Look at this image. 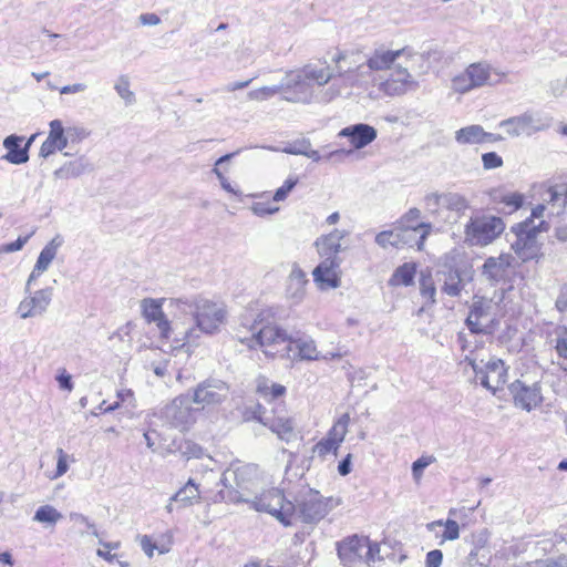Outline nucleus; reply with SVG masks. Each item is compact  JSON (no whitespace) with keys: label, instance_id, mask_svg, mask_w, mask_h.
Here are the masks:
<instances>
[{"label":"nucleus","instance_id":"1","mask_svg":"<svg viewBox=\"0 0 567 567\" xmlns=\"http://www.w3.org/2000/svg\"><path fill=\"white\" fill-rule=\"evenodd\" d=\"M270 310L255 313L248 310L239 317L235 331L236 339L249 349H262L267 357L285 353L282 349L288 344L290 336L277 324H272Z\"/></svg>","mask_w":567,"mask_h":567},{"label":"nucleus","instance_id":"2","mask_svg":"<svg viewBox=\"0 0 567 567\" xmlns=\"http://www.w3.org/2000/svg\"><path fill=\"white\" fill-rule=\"evenodd\" d=\"M169 308L182 313H192L194 324L181 328L178 336L187 343L196 342L200 333L214 334L224 324L227 311L223 305L208 299L196 297L193 299H169Z\"/></svg>","mask_w":567,"mask_h":567},{"label":"nucleus","instance_id":"3","mask_svg":"<svg viewBox=\"0 0 567 567\" xmlns=\"http://www.w3.org/2000/svg\"><path fill=\"white\" fill-rule=\"evenodd\" d=\"M358 54L339 52L332 61L337 64V79L322 95V101L330 102L339 96L343 87L367 89L374 84L377 78L367 61L359 62Z\"/></svg>","mask_w":567,"mask_h":567},{"label":"nucleus","instance_id":"4","mask_svg":"<svg viewBox=\"0 0 567 567\" xmlns=\"http://www.w3.org/2000/svg\"><path fill=\"white\" fill-rule=\"evenodd\" d=\"M504 229L505 224L501 217L488 214L471 216L464 227V243L485 247L499 237Z\"/></svg>","mask_w":567,"mask_h":567},{"label":"nucleus","instance_id":"5","mask_svg":"<svg viewBox=\"0 0 567 567\" xmlns=\"http://www.w3.org/2000/svg\"><path fill=\"white\" fill-rule=\"evenodd\" d=\"M547 229L548 224L545 220L535 225L532 219H525L512 228L516 238L512 241L511 247L523 262L538 257L540 245L537 235Z\"/></svg>","mask_w":567,"mask_h":567},{"label":"nucleus","instance_id":"6","mask_svg":"<svg viewBox=\"0 0 567 567\" xmlns=\"http://www.w3.org/2000/svg\"><path fill=\"white\" fill-rule=\"evenodd\" d=\"M251 419L261 423L275 433L278 439L287 443L296 440L295 420L289 415L284 406H272L270 411L260 404H257L252 412Z\"/></svg>","mask_w":567,"mask_h":567},{"label":"nucleus","instance_id":"7","mask_svg":"<svg viewBox=\"0 0 567 567\" xmlns=\"http://www.w3.org/2000/svg\"><path fill=\"white\" fill-rule=\"evenodd\" d=\"M248 503L257 512H265L276 517L285 526L293 524L296 515V506L292 502L287 501L284 493L278 488L264 491Z\"/></svg>","mask_w":567,"mask_h":567},{"label":"nucleus","instance_id":"8","mask_svg":"<svg viewBox=\"0 0 567 567\" xmlns=\"http://www.w3.org/2000/svg\"><path fill=\"white\" fill-rule=\"evenodd\" d=\"M255 472L250 465H243L236 468H228L223 473L220 483L225 488L218 492L219 501L229 503H248L244 497L245 492L249 489L250 475Z\"/></svg>","mask_w":567,"mask_h":567},{"label":"nucleus","instance_id":"9","mask_svg":"<svg viewBox=\"0 0 567 567\" xmlns=\"http://www.w3.org/2000/svg\"><path fill=\"white\" fill-rule=\"evenodd\" d=\"M296 520L307 524L320 522L333 507L331 498H323L318 491L309 489L296 499Z\"/></svg>","mask_w":567,"mask_h":567},{"label":"nucleus","instance_id":"10","mask_svg":"<svg viewBox=\"0 0 567 567\" xmlns=\"http://www.w3.org/2000/svg\"><path fill=\"white\" fill-rule=\"evenodd\" d=\"M421 62L408 59L403 62H398L389 78L380 83V90L389 96H399L417 90L419 82L413 78L411 71L415 72L416 64Z\"/></svg>","mask_w":567,"mask_h":567},{"label":"nucleus","instance_id":"11","mask_svg":"<svg viewBox=\"0 0 567 567\" xmlns=\"http://www.w3.org/2000/svg\"><path fill=\"white\" fill-rule=\"evenodd\" d=\"M465 323L474 334L492 336L498 326L492 301L485 298L474 299Z\"/></svg>","mask_w":567,"mask_h":567},{"label":"nucleus","instance_id":"12","mask_svg":"<svg viewBox=\"0 0 567 567\" xmlns=\"http://www.w3.org/2000/svg\"><path fill=\"white\" fill-rule=\"evenodd\" d=\"M553 118L538 112H525L518 116L508 117L499 123V127L504 128L512 137L519 135L530 136L532 134L545 131L550 127Z\"/></svg>","mask_w":567,"mask_h":567},{"label":"nucleus","instance_id":"13","mask_svg":"<svg viewBox=\"0 0 567 567\" xmlns=\"http://www.w3.org/2000/svg\"><path fill=\"white\" fill-rule=\"evenodd\" d=\"M437 282L443 293L458 297L465 285L473 279L471 266L452 265L445 262L436 272Z\"/></svg>","mask_w":567,"mask_h":567},{"label":"nucleus","instance_id":"14","mask_svg":"<svg viewBox=\"0 0 567 567\" xmlns=\"http://www.w3.org/2000/svg\"><path fill=\"white\" fill-rule=\"evenodd\" d=\"M405 59L410 61L424 60L422 54L413 52L409 48L390 50L384 45H380L367 55L365 61L370 65V69L375 73L384 70L392 71L398 62H403Z\"/></svg>","mask_w":567,"mask_h":567},{"label":"nucleus","instance_id":"15","mask_svg":"<svg viewBox=\"0 0 567 567\" xmlns=\"http://www.w3.org/2000/svg\"><path fill=\"white\" fill-rule=\"evenodd\" d=\"M53 299V288L47 287L35 291L29 290L19 302L16 313L21 320L44 316Z\"/></svg>","mask_w":567,"mask_h":567},{"label":"nucleus","instance_id":"16","mask_svg":"<svg viewBox=\"0 0 567 567\" xmlns=\"http://www.w3.org/2000/svg\"><path fill=\"white\" fill-rule=\"evenodd\" d=\"M491 66L483 62L470 64L463 72L452 79V90L465 94L488 84Z\"/></svg>","mask_w":567,"mask_h":567},{"label":"nucleus","instance_id":"17","mask_svg":"<svg viewBox=\"0 0 567 567\" xmlns=\"http://www.w3.org/2000/svg\"><path fill=\"white\" fill-rule=\"evenodd\" d=\"M284 99L292 103H310L313 96V89L302 71L293 70L286 73L281 80Z\"/></svg>","mask_w":567,"mask_h":567},{"label":"nucleus","instance_id":"18","mask_svg":"<svg viewBox=\"0 0 567 567\" xmlns=\"http://www.w3.org/2000/svg\"><path fill=\"white\" fill-rule=\"evenodd\" d=\"M165 298L154 299L145 298L141 301L142 315L147 322L156 323L161 337L169 339L174 332L178 336L181 329L177 322H171L163 311Z\"/></svg>","mask_w":567,"mask_h":567},{"label":"nucleus","instance_id":"19","mask_svg":"<svg viewBox=\"0 0 567 567\" xmlns=\"http://www.w3.org/2000/svg\"><path fill=\"white\" fill-rule=\"evenodd\" d=\"M515 406L530 412L543 402L542 386L538 381L527 382L517 379L508 385Z\"/></svg>","mask_w":567,"mask_h":567},{"label":"nucleus","instance_id":"20","mask_svg":"<svg viewBox=\"0 0 567 567\" xmlns=\"http://www.w3.org/2000/svg\"><path fill=\"white\" fill-rule=\"evenodd\" d=\"M229 395V386L219 379H207L194 390L192 401L204 408L221 404Z\"/></svg>","mask_w":567,"mask_h":567},{"label":"nucleus","instance_id":"21","mask_svg":"<svg viewBox=\"0 0 567 567\" xmlns=\"http://www.w3.org/2000/svg\"><path fill=\"white\" fill-rule=\"evenodd\" d=\"M508 367L502 359L496 357L489 358L484 364V370L481 375V385L492 391L495 394L502 390L504 384L507 382Z\"/></svg>","mask_w":567,"mask_h":567},{"label":"nucleus","instance_id":"22","mask_svg":"<svg viewBox=\"0 0 567 567\" xmlns=\"http://www.w3.org/2000/svg\"><path fill=\"white\" fill-rule=\"evenodd\" d=\"M367 547V537L353 535L338 543V556L346 567H355L358 564H364V549Z\"/></svg>","mask_w":567,"mask_h":567},{"label":"nucleus","instance_id":"23","mask_svg":"<svg viewBox=\"0 0 567 567\" xmlns=\"http://www.w3.org/2000/svg\"><path fill=\"white\" fill-rule=\"evenodd\" d=\"M515 257L509 254H501L498 257H488L482 266V276L492 284L504 280L508 269L514 266Z\"/></svg>","mask_w":567,"mask_h":567},{"label":"nucleus","instance_id":"24","mask_svg":"<svg viewBox=\"0 0 567 567\" xmlns=\"http://www.w3.org/2000/svg\"><path fill=\"white\" fill-rule=\"evenodd\" d=\"M188 395H179L166 408V417L174 426L185 430L194 422V411Z\"/></svg>","mask_w":567,"mask_h":567},{"label":"nucleus","instance_id":"25","mask_svg":"<svg viewBox=\"0 0 567 567\" xmlns=\"http://www.w3.org/2000/svg\"><path fill=\"white\" fill-rule=\"evenodd\" d=\"M340 266L339 258H322V261L315 268L312 275L315 281L321 289L338 288L340 286V278L338 276V268Z\"/></svg>","mask_w":567,"mask_h":567},{"label":"nucleus","instance_id":"26","mask_svg":"<svg viewBox=\"0 0 567 567\" xmlns=\"http://www.w3.org/2000/svg\"><path fill=\"white\" fill-rule=\"evenodd\" d=\"M49 134L42 143L39 156L48 158L58 151H62L68 146V136L60 120H53L49 123Z\"/></svg>","mask_w":567,"mask_h":567},{"label":"nucleus","instance_id":"27","mask_svg":"<svg viewBox=\"0 0 567 567\" xmlns=\"http://www.w3.org/2000/svg\"><path fill=\"white\" fill-rule=\"evenodd\" d=\"M285 353L281 357L299 360H318L319 351L317 350L315 341L309 337H300L290 340L288 344L282 349Z\"/></svg>","mask_w":567,"mask_h":567},{"label":"nucleus","instance_id":"28","mask_svg":"<svg viewBox=\"0 0 567 567\" xmlns=\"http://www.w3.org/2000/svg\"><path fill=\"white\" fill-rule=\"evenodd\" d=\"M339 136L348 137L354 148H363L377 138V130L368 124H354L342 128Z\"/></svg>","mask_w":567,"mask_h":567},{"label":"nucleus","instance_id":"29","mask_svg":"<svg viewBox=\"0 0 567 567\" xmlns=\"http://www.w3.org/2000/svg\"><path fill=\"white\" fill-rule=\"evenodd\" d=\"M347 233L344 230L334 229L326 236H321L316 240V246L321 258L330 257L338 258L341 251V240Z\"/></svg>","mask_w":567,"mask_h":567},{"label":"nucleus","instance_id":"30","mask_svg":"<svg viewBox=\"0 0 567 567\" xmlns=\"http://www.w3.org/2000/svg\"><path fill=\"white\" fill-rule=\"evenodd\" d=\"M399 228V238H400V248L408 247H416L417 250H422L424 246V241L430 234L431 228H424V226H408Z\"/></svg>","mask_w":567,"mask_h":567},{"label":"nucleus","instance_id":"31","mask_svg":"<svg viewBox=\"0 0 567 567\" xmlns=\"http://www.w3.org/2000/svg\"><path fill=\"white\" fill-rule=\"evenodd\" d=\"M22 136L9 135L3 141V146L8 151L3 159L11 164L20 165L29 161L28 146L21 147Z\"/></svg>","mask_w":567,"mask_h":567},{"label":"nucleus","instance_id":"32","mask_svg":"<svg viewBox=\"0 0 567 567\" xmlns=\"http://www.w3.org/2000/svg\"><path fill=\"white\" fill-rule=\"evenodd\" d=\"M308 284V279L306 278V274L298 267L293 266L287 285V297L293 303H299L302 301L306 295V285Z\"/></svg>","mask_w":567,"mask_h":567},{"label":"nucleus","instance_id":"33","mask_svg":"<svg viewBox=\"0 0 567 567\" xmlns=\"http://www.w3.org/2000/svg\"><path fill=\"white\" fill-rule=\"evenodd\" d=\"M309 82H315L318 86L330 85L337 79V68L332 70L329 65L307 64L300 69Z\"/></svg>","mask_w":567,"mask_h":567},{"label":"nucleus","instance_id":"34","mask_svg":"<svg viewBox=\"0 0 567 567\" xmlns=\"http://www.w3.org/2000/svg\"><path fill=\"white\" fill-rule=\"evenodd\" d=\"M92 169L93 166L90 161L84 156H80L54 171V176L62 179L75 178Z\"/></svg>","mask_w":567,"mask_h":567},{"label":"nucleus","instance_id":"35","mask_svg":"<svg viewBox=\"0 0 567 567\" xmlns=\"http://www.w3.org/2000/svg\"><path fill=\"white\" fill-rule=\"evenodd\" d=\"M63 237L61 235H56L45 245L34 265L35 274H43L49 269L52 260L56 256L58 249L63 245Z\"/></svg>","mask_w":567,"mask_h":567},{"label":"nucleus","instance_id":"36","mask_svg":"<svg viewBox=\"0 0 567 567\" xmlns=\"http://www.w3.org/2000/svg\"><path fill=\"white\" fill-rule=\"evenodd\" d=\"M199 499L200 492L193 478H189L187 483L171 497V501L178 503L181 507L190 506L194 503H198Z\"/></svg>","mask_w":567,"mask_h":567},{"label":"nucleus","instance_id":"37","mask_svg":"<svg viewBox=\"0 0 567 567\" xmlns=\"http://www.w3.org/2000/svg\"><path fill=\"white\" fill-rule=\"evenodd\" d=\"M484 128L478 124L464 126L455 132V141L460 145L483 144Z\"/></svg>","mask_w":567,"mask_h":567},{"label":"nucleus","instance_id":"38","mask_svg":"<svg viewBox=\"0 0 567 567\" xmlns=\"http://www.w3.org/2000/svg\"><path fill=\"white\" fill-rule=\"evenodd\" d=\"M442 208L461 216L470 208V202L458 193L447 192L443 193Z\"/></svg>","mask_w":567,"mask_h":567},{"label":"nucleus","instance_id":"39","mask_svg":"<svg viewBox=\"0 0 567 567\" xmlns=\"http://www.w3.org/2000/svg\"><path fill=\"white\" fill-rule=\"evenodd\" d=\"M415 265L405 262L393 272L390 278V285L392 286H410L413 282L415 276Z\"/></svg>","mask_w":567,"mask_h":567},{"label":"nucleus","instance_id":"40","mask_svg":"<svg viewBox=\"0 0 567 567\" xmlns=\"http://www.w3.org/2000/svg\"><path fill=\"white\" fill-rule=\"evenodd\" d=\"M114 90L124 101L125 105H133L136 101L135 93L131 90L127 75H120L114 84Z\"/></svg>","mask_w":567,"mask_h":567},{"label":"nucleus","instance_id":"41","mask_svg":"<svg viewBox=\"0 0 567 567\" xmlns=\"http://www.w3.org/2000/svg\"><path fill=\"white\" fill-rule=\"evenodd\" d=\"M62 518V514L51 505H42L40 506L33 519L39 523H47L50 525L56 524Z\"/></svg>","mask_w":567,"mask_h":567},{"label":"nucleus","instance_id":"42","mask_svg":"<svg viewBox=\"0 0 567 567\" xmlns=\"http://www.w3.org/2000/svg\"><path fill=\"white\" fill-rule=\"evenodd\" d=\"M435 526H444V533L442 534L443 540H455L460 537V526L457 522L453 519H447L446 522L443 520H435L430 524H427V529L433 530Z\"/></svg>","mask_w":567,"mask_h":567},{"label":"nucleus","instance_id":"43","mask_svg":"<svg viewBox=\"0 0 567 567\" xmlns=\"http://www.w3.org/2000/svg\"><path fill=\"white\" fill-rule=\"evenodd\" d=\"M375 243L386 249L388 247L400 248L399 228L394 225L391 230H384L375 236Z\"/></svg>","mask_w":567,"mask_h":567},{"label":"nucleus","instance_id":"44","mask_svg":"<svg viewBox=\"0 0 567 567\" xmlns=\"http://www.w3.org/2000/svg\"><path fill=\"white\" fill-rule=\"evenodd\" d=\"M349 422L350 415L348 413L342 414L329 431L328 436L341 444L348 433Z\"/></svg>","mask_w":567,"mask_h":567},{"label":"nucleus","instance_id":"45","mask_svg":"<svg viewBox=\"0 0 567 567\" xmlns=\"http://www.w3.org/2000/svg\"><path fill=\"white\" fill-rule=\"evenodd\" d=\"M281 91H282V86H281V83H279L278 85L262 86L260 89L252 90L248 93L247 96L249 100L266 101V100L271 99L276 94L281 93Z\"/></svg>","mask_w":567,"mask_h":567},{"label":"nucleus","instance_id":"46","mask_svg":"<svg viewBox=\"0 0 567 567\" xmlns=\"http://www.w3.org/2000/svg\"><path fill=\"white\" fill-rule=\"evenodd\" d=\"M352 153V151L346 150H333L327 153L324 156H321L318 151L312 150L311 146L308 147L306 157L311 158L313 162H319L321 158L331 159V161H341L344 156H348Z\"/></svg>","mask_w":567,"mask_h":567},{"label":"nucleus","instance_id":"47","mask_svg":"<svg viewBox=\"0 0 567 567\" xmlns=\"http://www.w3.org/2000/svg\"><path fill=\"white\" fill-rule=\"evenodd\" d=\"M421 216V212L417 208H411L406 212L396 223V226L408 227V226H424V228H431L430 224L420 223L419 218Z\"/></svg>","mask_w":567,"mask_h":567},{"label":"nucleus","instance_id":"48","mask_svg":"<svg viewBox=\"0 0 567 567\" xmlns=\"http://www.w3.org/2000/svg\"><path fill=\"white\" fill-rule=\"evenodd\" d=\"M339 446L340 444L337 441L332 440L327 435V437L322 439L320 442L316 444L315 452L319 456H326L330 452H333L336 454Z\"/></svg>","mask_w":567,"mask_h":567},{"label":"nucleus","instance_id":"49","mask_svg":"<svg viewBox=\"0 0 567 567\" xmlns=\"http://www.w3.org/2000/svg\"><path fill=\"white\" fill-rule=\"evenodd\" d=\"M443 193H431L424 198L425 208L432 214L437 215L442 208Z\"/></svg>","mask_w":567,"mask_h":567},{"label":"nucleus","instance_id":"50","mask_svg":"<svg viewBox=\"0 0 567 567\" xmlns=\"http://www.w3.org/2000/svg\"><path fill=\"white\" fill-rule=\"evenodd\" d=\"M375 560H381L380 546L378 543H371L367 537V547L364 549V564L370 565Z\"/></svg>","mask_w":567,"mask_h":567},{"label":"nucleus","instance_id":"51","mask_svg":"<svg viewBox=\"0 0 567 567\" xmlns=\"http://www.w3.org/2000/svg\"><path fill=\"white\" fill-rule=\"evenodd\" d=\"M544 202L553 206L557 204L559 207H563V190L560 186L549 187L545 193Z\"/></svg>","mask_w":567,"mask_h":567},{"label":"nucleus","instance_id":"52","mask_svg":"<svg viewBox=\"0 0 567 567\" xmlns=\"http://www.w3.org/2000/svg\"><path fill=\"white\" fill-rule=\"evenodd\" d=\"M298 183V178L295 177V178H291L289 177L288 179L285 181V183L282 184V186H280L275 195H274V200L276 202H280V200H284L288 194L292 190V188L297 185Z\"/></svg>","mask_w":567,"mask_h":567},{"label":"nucleus","instance_id":"53","mask_svg":"<svg viewBox=\"0 0 567 567\" xmlns=\"http://www.w3.org/2000/svg\"><path fill=\"white\" fill-rule=\"evenodd\" d=\"M483 167L494 169L503 166L502 157L495 152H488L482 155Z\"/></svg>","mask_w":567,"mask_h":567},{"label":"nucleus","instance_id":"54","mask_svg":"<svg viewBox=\"0 0 567 567\" xmlns=\"http://www.w3.org/2000/svg\"><path fill=\"white\" fill-rule=\"evenodd\" d=\"M182 453L187 458H200L204 455V450L198 444L187 441L183 446H181Z\"/></svg>","mask_w":567,"mask_h":567},{"label":"nucleus","instance_id":"55","mask_svg":"<svg viewBox=\"0 0 567 567\" xmlns=\"http://www.w3.org/2000/svg\"><path fill=\"white\" fill-rule=\"evenodd\" d=\"M420 290H421V293L423 297L429 298L431 300V302L435 301L434 297L436 293V288H435L434 282L430 276L423 277L421 279Z\"/></svg>","mask_w":567,"mask_h":567},{"label":"nucleus","instance_id":"56","mask_svg":"<svg viewBox=\"0 0 567 567\" xmlns=\"http://www.w3.org/2000/svg\"><path fill=\"white\" fill-rule=\"evenodd\" d=\"M310 146H311L310 141L303 138L301 141H297L293 144L285 147L284 152L287 153V154L303 155L305 156V154H307L308 147H310Z\"/></svg>","mask_w":567,"mask_h":567},{"label":"nucleus","instance_id":"57","mask_svg":"<svg viewBox=\"0 0 567 567\" xmlns=\"http://www.w3.org/2000/svg\"><path fill=\"white\" fill-rule=\"evenodd\" d=\"M32 234L33 233H31L30 235H27L24 237H19L13 243L4 244L3 246H1L0 252L9 254V252H14V251L21 250L23 248V246L28 243V240L30 239Z\"/></svg>","mask_w":567,"mask_h":567},{"label":"nucleus","instance_id":"58","mask_svg":"<svg viewBox=\"0 0 567 567\" xmlns=\"http://www.w3.org/2000/svg\"><path fill=\"white\" fill-rule=\"evenodd\" d=\"M56 454H58L56 472H55L53 478L61 477L62 475H64L68 472V468H69L68 454L62 449H58Z\"/></svg>","mask_w":567,"mask_h":567},{"label":"nucleus","instance_id":"59","mask_svg":"<svg viewBox=\"0 0 567 567\" xmlns=\"http://www.w3.org/2000/svg\"><path fill=\"white\" fill-rule=\"evenodd\" d=\"M555 308L557 311L564 313L567 312V282L561 285L555 301Z\"/></svg>","mask_w":567,"mask_h":567},{"label":"nucleus","instance_id":"60","mask_svg":"<svg viewBox=\"0 0 567 567\" xmlns=\"http://www.w3.org/2000/svg\"><path fill=\"white\" fill-rule=\"evenodd\" d=\"M555 349L560 358L567 360V328L556 338Z\"/></svg>","mask_w":567,"mask_h":567},{"label":"nucleus","instance_id":"61","mask_svg":"<svg viewBox=\"0 0 567 567\" xmlns=\"http://www.w3.org/2000/svg\"><path fill=\"white\" fill-rule=\"evenodd\" d=\"M432 463L431 457H420L412 464V474L415 480H419L424 471Z\"/></svg>","mask_w":567,"mask_h":567},{"label":"nucleus","instance_id":"62","mask_svg":"<svg viewBox=\"0 0 567 567\" xmlns=\"http://www.w3.org/2000/svg\"><path fill=\"white\" fill-rule=\"evenodd\" d=\"M70 519L76 524L85 525L90 530H92V534L94 536L99 537V533L95 528V525L92 522H90V519L85 515L80 513H71Z\"/></svg>","mask_w":567,"mask_h":567},{"label":"nucleus","instance_id":"63","mask_svg":"<svg viewBox=\"0 0 567 567\" xmlns=\"http://www.w3.org/2000/svg\"><path fill=\"white\" fill-rule=\"evenodd\" d=\"M443 553L440 549H433L426 555L425 567H441Z\"/></svg>","mask_w":567,"mask_h":567},{"label":"nucleus","instance_id":"64","mask_svg":"<svg viewBox=\"0 0 567 567\" xmlns=\"http://www.w3.org/2000/svg\"><path fill=\"white\" fill-rule=\"evenodd\" d=\"M140 546L150 558L153 557L154 550L157 548L156 544L147 535L140 537Z\"/></svg>","mask_w":567,"mask_h":567}]
</instances>
